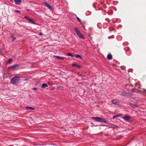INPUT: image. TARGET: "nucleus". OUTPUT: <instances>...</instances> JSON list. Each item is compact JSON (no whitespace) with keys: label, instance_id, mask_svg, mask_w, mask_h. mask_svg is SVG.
I'll list each match as a JSON object with an SVG mask.
<instances>
[{"label":"nucleus","instance_id":"nucleus-10","mask_svg":"<svg viewBox=\"0 0 146 146\" xmlns=\"http://www.w3.org/2000/svg\"><path fill=\"white\" fill-rule=\"evenodd\" d=\"M26 110H34L35 109V108H33L29 106H27L26 107Z\"/></svg>","mask_w":146,"mask_h":146},{"label":"nucleus","instance_id":"nucleus-34","mask_svg":"<svg viewBox=\"0 0 146 146\" xmlns=\"http://www.w3.org/2000/svg\"><path fill=\"white\" fill-rule=\"evenodd\" d=\"M27 80V79H26L25 80Z\"/></svg>","mask_w":146,"mask_h":146},{"label":"nucleus","instance_id":"nucleus-19","mask_svg":"<svg viewBox=\"0 0 146 146\" xmlns=\"http://www.w3.org/2000/svg\"><path fill=\"white\" fill-rule=\"evenodd\" d=\"M47 86H48V85L44 83L42 84L41 87L42 88H44Z\"/></svg>","mask_w":146,"mask_h":146},{"label":"nucleus","instance_id":"nucleus-24","mask_svg":"<svg viewBox=\"0 0 146 146\" xmlns=\"http://www.w3.org/2000/svg\"><path fill=\"white\" fill-rule=\"evenodd\" d=\"M63 88L62 87V86H59L58 88V89L59 90H62Z\"/></svg>","mask_w":146,"mask_h":146},{"label":"nucleus","instance_id":"nucleus-2","mask_svg":"<svg viewBox=\"0 0 146 146\" xmlns=\"http://www.w3.org/2000/svg\"><path fill=\"white\" fill-rule=\"evenodd\" d=\"M97 122H103L106 123H107V121L106 119L100 117H98Z\"/></svg>","mask_w":146,"mask_h":146},{"label":"nucleus","instance_id":"nucleus-23","mask_svg":"<svg viewBox=\"0 0 146 146\" xmlns=\"http://www.w3.org/2000/svg\"><path fill=\"white\" fill-rule=\"evenodd\" d=\"M76 18L77 19L78 21L80 22H81V20L77 17H76Z\"/></svg>","mask_w":146,"mask_h":146},{"label":"nucleus","instance_id":"nucleus-15","mask_svg":"<svg viewBox=\"0 0 146 146\" xmlns=\"http://www.w3.org/2000/svg\"><path fill=\"white\" fill-rule=\"evenodd\" d=\"M54 57L59 59H60L62 60H63L64 59V57H61L58 56L54 55Z\"/></svg>","mask_w":146,"mask_h":146},{"label":"nucleus","instance_id":"nucleus-6","mask_svg":"<svg viewBox=\"0 0 146 146\" xmlns=\"http://www.w3.org/2000/svg\"><path fill=\"white\" fill-rule=\"evenodd\" d=\"M129 105L131 107L133 108H135L138 107V105L137 104H133L132 103H130Z\"/></svg>","mask_w":146,"mask_h":146},{"label":"nucleus","instance_id":"nucleus-22","mask_svg":"<svg viewBox=\"0 0 146 146\" xmlns=\"http://www.w3.org/2000/svg\"><path fill=\"white\" fill-rule=\"evenodd\" d=\"M12 60L11 58H9V59L8 60V63L9 64L11 62Z\"/></svg>","mask_w":146,"mask_h":146},{"label":"nucleus","instance_id":"nucleus-17","mask_svg":"<svg viewBox=\"0 0 146 146\" xmlns=\"http://www.w3.org/2000/svg\"><path fill=\"white\" fill-rule=\"evenodd\" d=\"M75 56L77 58H79L81 59L83 58L80 55L78 54H75Z\"/></svg>","mask_w":146,"mask_h":146},{"label":"nucleus","instance_id":"nucleus-5","mask_svg":"<svg viewBox=\"0 0 146 146\" xmlns=\"http://www.w3.org/2000/svg\"><path fill=\"white\" fill-rule=\"evenodd\" d=\"M111 102L114 104L116 105H118L119 103V101L115 100H112Z\"/></svg>","mask_w":146,"mask_h":146},{"label":"nucleus","instance_id":"nucleus-29","mask_svg":"<svg viewBox=\"0 0 146 146\" xmlns=\"http://www.w3.org/2000/svg\"><path fill=\"white\" fill-rule=\"evenodd\" d=\"M39 35L40 36L42 35V33H39Z\"/></svg>","mask_w":146,"mask_h":146},{"label":"nucleus","instance_id":"nucleus-9","mask_svg":"<svg viewBox=\"0 0 146 146\" xmlns=\"http://www.w3.org/2000/svg\"><path fill=\"white\" fill-rule=\"evenodd\" d=\"M123 118L125 121H127L129 120L130 117L127 116L125 115L123 117Z\"/></svg>","mask_w":146,"mask_h":146},{"label":"nucleus","instance_id":"nucleus-13","mask_svg":"<svg viewBox=\"0 0 146 146\" xmlns=\"http://www.w3.org/2000/svg\"><path fill=\"white\" fill-rule=\"evenodd\" d=\"M112 56L111 54H109L107 56V58L109 60H111L112 58Z\"/></svg>","mask_w":146,"mask_h":146},{"label":"nucleus","instance_id":"nucleus-27","mask_svg":"<svg viewBox=\"0 0 146 146\" xmlns=\"http://www.w3.org/2000/svg\"><path fill=\"white\" fill-rule=\"evenodd\" d=\"M33 90H37V89L36 88H33Z\"/></svg>","mask_w":146,"mask_h":146},{"label":"nucleus","instance_id":"nucleus-7","mask_svg":"<svg viewBox=\"0 0 146 146\" xmlns=\"http://www.w3.org/2000/svg\"><path fill=\"white\" fill-rule=\"evenodd\" d=\"M50 10H52V8L46 2L43 3Z\"/></svg>","mask_w":146,"mask_h":146},{"label":"nucleus","instance_id":"nucleus-21","mask_svg":"<svg viewBox=\"0 0 146 146\" xmlns=\"http://www.w3.org/2000/svg\"><path fill=\"white\" fill-rule=\"evenodd\" d=\"M67 54L69 56H70L72 57H73L74 56V55L72 54H71L70 53H67Z\"/></svg>","mask_w":146,"mask_h":146},{"label":"nucleus","instance_id":"nucleus-1","mask_svg":"<svg viewBox=\"0 0 146 146\" xmlns=\"http://www.w3.org/2000/svg\"><path fill=\"white\" fill-rule=\"evenodd\" d=\"M20 80V77L16 76L13 77L11 79V83L15 84L18 83Z\"/></svg>","mask_w":146,"mask_h":146},{"label":"nucleus","instance_id":"nucleus-11","mask_svg":"<svg viewBox=\"0 0 146 146\" xmlns=\"http://www.w3.org/2000/svg\"><path fill=\"white\" fill-rule=\"evenodd\" d=\"M80 38L83 39H85V37L81 33H80L77 35Z\"/></svg>","mask_w":146,"mask_h":146},{"label":"nucleus","instance_id":"nucleus-33","mask_svg":"<svg viewBox=\"0 0 146 146\" xmlns=\"http://www.w3.org/2000/svg\"><path fill=\"white\" fill-rule=\"evenodd\" d=\"M18 139H15V140Z\"/></svg>","mask_w":146,"mask_h":146},{"label":"nucleus","instance_id":"nucleus-32","mask_svg":"<svg viewBox=\"0 0 146 146\" xmlns=\"http://www.w3.org/2000/svg\"><path fill=\"white\" fill-rule=\"evenodd\" d=\"M113 139L115 140V139H115V138H113Z\"/></svg>","mask_w":146,"mask_h":146},{"label":"nucleus","instance_id":"nucleus-14","mask_svg":"<svg viewBox=\"0 0 146 146\" xmlns=\"http://www.w3.org/2000/svg\"><path fill=\"white\" fill-rule=\"evenodd\" d=\"M10 38H12L13 40L11 42H13L16 39V38L13 35H11L10 36Z\"/></svg>","mask_w":146,"mask_h":146},{"label":"nucleus","instance_id":"nucleus-31","mask_svg":"<svg viewBox=\"0 0 146 146\" xmlns=\"http://www.w3.org/2000/svg\"><path fill=\"white\" fill-rule=\"evenodd\" d=\"M9 146H13V145H10Z\"/></svg>","mask_w":146,"mask_h":146},{"label":"nucleus","instance_id":"nucleus-30","mask_svg":"<svg viewBox=\"0 0 146 146\" xmlns=\"http://www.w3.org/2000/svg\"><path fill=\"white\" fill-rule=\"evenodd\" d=\"M26 10L28 11H30V10L29 9H27Z\"/></svg>","mask_w":146,"mask_h":146},{"label":"nucleus","instance_id":"nucleus-3","mask_svg":"<svg viewBox=\"0 0 146 146\" xmlns=\"http://www.w3.org/2000/svg\"><path fill=\"white\" fill-rule=\"evenodd\" d=\"M24 18L26 19L28 21L30 22L31 23L34 25H35L36 24L35 21L34 20L29 18L28 17L26 16L24 17Z\"/></svg>","mask_w":146,"mask_h":146},{"label":"nucleus","instance_id":"nucleus-16","mask_svg":"<svg viewBox=\"0 0 146 146\" xmlns=\"http://www.w3.org/2000/svg\"><path fill=\"white\" fill-rule=\"evenodd\" d=\"M15 3L17 4H19L21 2V0H14Z\"/></svg>","mask_w":146,"mask_h":146},{"label":"nucleus","instance_id":"nucleus-20","mask_svg":"<svg viewBox=\"0 0 146 146\" xmlns=\"http://www.w3.org/2000/svg\"><path fill=\"white\" fill-rule=\"evenodd\" d=\"M97 118L98 117H91V119L94 120L96 121H97Z\"/></svg>","mask_w":146,"mask_h":146},{"label":"nucleus","instance_id":"nucleus-28","mask_svg":"<svg viewBox=\"0 0 146 146\" xmlns=\"http://www.w3.org/2000/svg\"><path fill=\"white\" fill-rule=\"evenodd\" d=\"M76 64H75L73 63L72 64L73 66H76Z\"/></svg>","mask_w":146,"mask_h":146},{"label":"nucleus","instance_id":"nucleus-12","mask_svg":"<svg viewBox=\"0 0 146 146\" xmlns=\"http://www.w3.org/2000/svg\"><path fill=\"white\" fill-rule=\"evenodd\" d=\"M74 29L75 30V31L76 32L77 35L80 33L79 29L76 27H75L74 28Z\"/></svg>","mask_w":146,"mask_h":146},{"label":"nucleus","instance_id":"nucleus-25","mask_svg":"<svg viewBox=\"0 0 146 146\" xmlns=\"http://www.w3.org/2000/svg\"><path fill=\"white\" fill-rule=\"evenodd\" d=\"M76 66L78 68H80L81 67L80 66V65H76Z\"/></svg>","mask_w":146,"mask_h":146},{"label":"nucleus","instance_id":"nucleus-4","mask_svg":"<svg viewBox=\"0 0 146 146\" xmlns=\"http://www.w3.org/2000/svg\"><path fill=\"white\" fill-rule=\"evenodd\" d=\"M20 65L19 64H16L11 66L8 67V69L10 70L15 69L17 67L19 66Z\"/></svg>","mask_w":146,"mask_h":146},{"label":"nucleus","instance_id":"nucleus-8","mask_svg":"<svg viewBox=\"0 0 146 146\" xmlns=\"http://www.w3.org/2000/svg\"><path fill=\"white\" fill-rule=\"evenodd\" d=\"M119 94L120 95L124 96H126L127 94L125 92H119Z\"/></svg>","mask_w":146,"mask_h":146},{"label":"nucleus","instance_id":"nucleus-26","mask_svg":"<svg viewBox=\"0 0 146 146\" xmlns=\"http://www.w3.org/2000/svg\"><path fill=\"white\" fill-rule=\"evenodd\" d=\"M15 12L17 13H20L21 12V11L19 10H15Z\"/></svg>","mask_w":146,"mask_h":146},{"label":"nucleus","instance_id":"nucleus-18","mask_svg":"<svg viewBox=\"0 0 146 146\" xmlns=\"http://www.w3.org/2000/svg\"><path fill=\"white\" fill-rule=\"evenodd\" d=\"M122 115V114H117V115H114L113 116V119H115V118L116 117H119L120 116H121Z\"/></svg>","mask_w":146,"mask_h":146}]
</instances>
